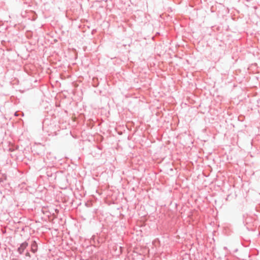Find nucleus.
Returning a JSON list of instances; mask_svg holds the SVG:
<instances>
[{
  "label": "nucleus",
  "mask_w": 260,
  "mask_h": 260,
  "mask_svg": "<svg viewBox=\"0 0 260 260\" xmlns=\"http://www.w3.org/2000/svg\"><path fill=\"white\" fill-rule=\"evenodd\" d=\"M27 243L26 242H24L21 244L20 246L18 248V251L19 253H21L23 252L24 250L26 248L27 246Z\"/></svg>",
  "instance_id": "1"
},
{
  "label": "nucleus",
  "mask_w": 260,
  "mask_h": 260,
  "mask_svg": "<svg viewBox=\"0 0 260 260\" xmlns=\"http://www.w3.org/2000/svg\"><path fill=\"white\" fill-rule=\"evenodd\" d=\"M38 246L35 241H33L31 245V251L35 253L37 250Z\"/></svg>",
  "instance_id": "2"
},
{
  "label": "nucleus",
  "mask_w": 260,
  "mask_h": 260,
  "mask_svg": "<svg viewBox=\"0 0 260 260\" xmlns=\"http://www.w3.org/2000/svg\"><path fill=\"white\" fill-rule=\"evenodd\" d=\"M4 177H5V179H6V177L5 175H4Z\"/></svg>",
  "instance_id": "3"
}]
</instances>
